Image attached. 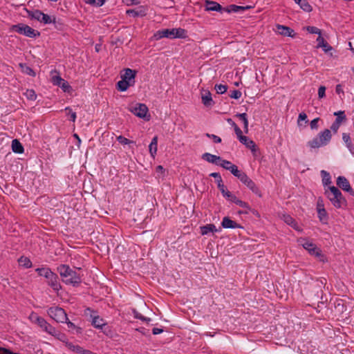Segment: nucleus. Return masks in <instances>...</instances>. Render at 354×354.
<instances>
[{
    "mask_svg": "<svg viewBox=\"0 0 354 354\" xmlns=\"http://www.w3.org/2000/svg\"><path fill=\"white\" fill-rule=\"evenodd\" d=\"M158 150V136H154L149 146L151 156L154 158Z\"/></svg>",
    "mask_w": 354,
    "mask_h": 354,
    "instance_id": "obj_20",
    "label": "nucleus"
},
{
    "mask_svg": "<svg viewBox=\"0 0 354 354\" xmlns=\"http://www.w3.org/2000/svg\"><path fill=\"white\" fill-rule=\"evenodd\" d=\"M65 345L68 348V349H69L70 351H71L74 353H80V351L82 348L80 346L74 344L70 342H66Z\"/></svg>",
    "mask_w": 354,
    "mask_h": 354,
    "instance_id": "obj_39",
    "label": "nucleus"
},
{
    "mask_svg": "<svg viewBox=\"0 0 354 354\" xmlns=\"http://www.w3.org/2000/svg\"><path fill=\"white\" fill-rule=\"evenodd\" d=\"M298 243L303 246V248L306 250L310 255L315 256L316 257L319 258L322 260L323 255L322 254L321 250L316 246L312 241L306 239L300 238L297 241Z\"/></svg>",
    "mask_w": 354,
    "mask_h": 354,
    "instance_id": "obj_5",
    "label": "nucleus"
},
{
    "mask_svg": "<svg viewBox=\"0 0 354 354\" xmlns=\"http://www.w3.org/2000/svg\"><path fill=\"white\" fill-rule=\"evenodd\" d=\"M63 281L66 284L76 285L81 282V277L75 270H73L68 266L61 265L57 268Z\"/></svg>",
    "mask_w": 354,
    "mask_h": 354,
    "instance_id": "obj_1",
    "label": "nucleus"
},
{
    "mask_svg": "<svg viewBox=\"0 0 354 354\" xmlns=\"http://www.w3.org/2000/svg\"><path fill=\"white\" fill-rule=\"evenodd\" d=\"M12 149L15 153H22L24 152V147L21 142L15 139L12 141Z\"/></svg>",
    "mask_w": 354,
    "mask_h": 354,
    "instance_id": "obj_24",
    "label": "nucleus"
},
{
    "mask_svg": "<svg viewBox=\"0 0 354 354\" xmlns=\"http://www.w3.org/2000/svg\"><path fill=\"white\" fill-rule=\"evenodd\" d=\"M325 194L335 207L339 209L346 206V200L335 186H330L326 189Z\"/></svg>",
    "mask_w": 354,
    "mask_h": 354,
    "instance_id": "obj_3",
    "label": "nucleus"
},
{
    "mask_svg": "<svg viewBox=\"0 0 354 354\" xmlns=\"http://www.w3.org/2000/svg\"><path fill=\"white\" fill-rule=\"evenodd\" d=\"M342 139H343L347 149L349 150V151L352 154H354V145H353V143L351 142L350 135L346 133H342Z\"/></svg>",
    "mask_w": 354,
    "mask_h": 354,
    "instance_id": "obj_21",
    "label": "nucleus"
},
{
    "mask_svg": "<svg viewBox=\"0 0 354 354\" xmlns=\"http://www.w3.org/2000/svg\"><path fill=\"white\" fill-rule=\"evenodd\" d=\"M274 31L282 36L294 37L295 35L294 30L292 28L283 25L277 24Z\"/></svg>",
    "mask_w": 354,
    "mask_h": 354,
    "instance_id": "obj_11",
    "label": "nucleus"
},
{
    "mask_svg": "<svg viewBox=\"0 0 354 354\" xmlns=\"http://www.w3.org/2000/svg\"><path fill=\"white\" fill-rule=\"evenodd\" d=\"M236 117H238L240 120H242L243 125H244L245 131V132H247L248 129V120L247 118V114L245 113H239L236 115Z\"/></svg>",
    "mask_w": 354,
    "mask_h": 354,
    "instance_id": "obj_40",
    "label": "nucleus"
},
{
    "mask_svg": "<svg viewBox=\"0 0 354 354\" xmlns=\"http://www.w3.org/2000/svg\"><path fill=\"white\" fill-rule=\"evenodd\" d=\"M18 262L20 266L26 268H30L32 266V263L28 257H21L19 259Z\"/></svg>",
    "mask_w": 354,
    "mask_h": 354,
    "instance_id": "obj_34",
    "label": "nucleus"
},
{
    "mask_svg": "<svg viewBox=\"0 0 354 354\" xmlns=\"http://www.w3.org/2000/svg\"><path fill=\"white\" fill-rule=\"evenodd\" d=\"M206 136L211 138L213 140V142H214L215 143H220L221 142V138H219L218 136H217L216 135L206 133Z\"/></svg>",
    "mask_w": 354,
    "mask_h": 354,
    "instance_id": "obj_57",
    "label": "nucleus"
},
{
    "mask_svg": "<svg viewBox=\"0 0 354 354\" xmlns=\"http://www.w3.org/2000/svg\"><path fill=\"white\" fill-rule=\"evenodd\" d=\"M318 121H319V118H315V119L313 120L310 122V127H311L312 129H317V127H318V125H317Z\"/></svg>",
    "mask_w": 354,
    "mask_h": 354,
    "instance_id": "obj_62",
    "label": "nucleus"
},
{
    "mask_svg": "<svg viewBox=\"0 0 354 354\" xmlns=\"http://www.w3.org/2000/svg\"><path fill=\"white\" fill-rule=\"evenodd\" d=\"M334 115L337 116V118H336L335 122H337V123H339L340 124L346 119V116L344 115V112L342 111L335 112Z\"/></svg>",
    "mask_w": 354,
    "mask_h": 354,
    "instance_id": "obj_41",
    "label": "nucleus"
},
{
    "mask_svg": "<svg viewBox=\"0 0 354 354\" xmlns=\"http://www.w3.org/2000/svg\"><path fill=\"white\" fill-rule=\"evenodd\" d=\"M92 324L97 328H102V326L106 325L105 321L98 316L93 318Z\"/></svg>",
    "mask_w": 354,
    "mask_h": 354,
    "instance_id": "obj_29",
    "label": "nucleus"
},
{
    "mask_svg": "<svg viewBox=\"0 0 354 354\" xmlns=\"http://www.w3.org/2000/svg\"><path fill=\"white\" fill-rule=\"evenodd\" d=\"M19 67L24 73L30 75L32 77L35 76V71L30 66H27L26 64H19Z\"/></svg>",
    "mask_w": 354,
    "mask_h": 354,
    "instance_id": "obj_31",
    "label": "nucleus"
},
{
    "mask_svg": "<svg viewBox=\"0 0 354 354\" xmlns=\"http://www.w3.org/2000/svg\"><path fill=\"white\" fill-rule=\"evenodd\" d=\"M317 212L319 221L323 223H327L328 217L326 209H319L317 210Z\"/></svg>",
    "mask_w": 354,
    "mask_h": 354,
    "instance_id": "obj_33",
    "label": "nucleus"
},
{
    "mask_svg": "<svg viewBox=\"0 0 354 354\" xmlns=\"http://www.w3.org/2000/svg\"><path fill=\"white\" fill-rule=\"evenodd\" d=\"M24 95L28 100H35L37 98V95L35 91L32 89L26 90V91L24 93Z\"/></svg>",
    "mask_w": 354,
    "mask_h": 354,
    "instance_id": "obj_45",
    "label": "nucleus"
},
{
    "mask_svg": "<svg viewBox=\"0 0 354 354\" xmlns=\"http://www.w3.org/2000/svg\"><path fill=\"white\" fill-rule=\"evenodd\" d=\"M218 166L222 167L226 170H229L234 176H237L241 171L239 170L238 167L232 164L230 161L221 158Z\"/></svg>",
    "mask_w": 354,
    "mask_h": 354,
    "instance_id": "obj_9",
    "label": "nucleus"
},
{
    "mask_svg": "<svg viewBox=\"0 0 354 354\" xmlns=\"http://www.w3.org/2000/svg\"><path fill=\"white\" fill-rule=\"evenodd\" d=\"M210 176L216 178L217 183H219V180H222L221 176L218 173H212L210 174Z\"/></svg>",
    "mask_w": 354,
    "mask_h": 354,
    "instance_id": "obj_63",
    "label": "nucleus"
},
{
    "mask_svg": "<svg viewBox=\"0 0 354 354\" xmlns=\"http://www.w3.org/2000/svg\"><path fill=\"white\" fill-rule=\"evenodd\" d=\"M127 14L132 15L133 17H137L139 15L144 16L145 15L146 13L145 9H143L142 8H139L138 10H127Z\"/></svg>",
    "mask_w": 354,
    "mask_h": 354,
    "instance_id": "obj_38",
    "label": "nucleus"
},
{
    "mask_svg": "<svg viewBox=\"0 0 354 354\" xmlns=\"http://www.w3.org/2000/svg\"><path fill=\"white\" fill-rule=\"evenodd\" d=\"M59 86L61 87L64 92H68L69 93L71 91V86L64 80V81L61 83V84Z\"/></svg>",
    "mask_w": 354,
    "mask_h": 354,
    "instance_id": "obj_50",
    "label": "nucleus"
},
{
    "mask_svg": "<svg viewBox=\"0 0 354 354\" xmlns=\"http://www.w3.org/2000/svg\"><path fill=\"white\" fill-rule=\"evenodd\" d=\"M41 317H39L37 313H30V315H29V319L30 320V322L33 324H36L39 319H40Z\"/></svg>",
    "mask_w": 354,
    "mask_h": 354,
    "instance_id": "obj_54",
    "label": "nucleus"
},
{
    "mask_svg": "<svg viewBox=\"0 0 354 354\" xmlns=\"http://www.w3.org/2000/svg\"><path fill=\"white\" fill-rule=\"evenodd\" d=\"M230 96V97L234 99H239L241 96V92L238 90H234L231 92Z\"/></svg>",
    "mask_w": 354,
    "mask_h": 354,
    "instance_id": "obj_59",
    "label": "nucleus"
},
{
    "mask_svg": "<svg viewBox=\"0 0 354 354\" xmlns=\"http://www.w3.org/2000/svg\"><path fill=\"white\" fill-rule=\"evenodd\" d=\"M307 115L305 113H301L299 114L297 119V125L299 127H306L308 123Z\"/></svg>",
    "mask_w": 354,
    "mask_h": 354,
    "instance_id": "obj_28",
    "label": "nucleus"
},
{
    "mask_svg": "<svg viewBox=\"0 0 354 354\" xmlns=\"http://www.w3.org/2000/svg\"><path fill=\"white\" fill-rule=\"evenodd\" d=\"M47 283L55 291H58L61 288V285L58 281V277L53 272L52 276L47 279Z\"/></svg>",
    "mask_w": 354,
    "mask_h": 354,
    "instance_id": "obj_12",
    "label": "nucleus"
},
{
    "mask_svg": "<svg viewBox=\"0 0 354 354\" xmlns=\"http://www.w3.org/2000/svg\"><path fill=\"white\" fill-rule=\"evenodd\" d=\"M187 37V31L181 28L162 29L156 31L153 36L155 40H159L162 38H167L170 39L177 38L184 39Z\"/></svg>",
    "mask_w": 354,
    "mask_h": 354,
    "instance_id": "obj_2",
    "label": "nucleus"
},
{
    "mask_svg": "<svg viewBox=\"0 0 354 354\" xmlns=\"http://www.w3.org/2000/svg\"><path fill=\"white\" fill-rule=\"evenodd\" d=\"M42 330L46 331V333L52 335H56L57 330L53 327L50 324H49L44 318L40 317L39 321L36 323Z\"/></svg>",
    "mask_w": 354,
    "mask_h": 354,
    "instance_id": "obj_10",
    "label": "nucleus"
},
{
    "mask_svg": "<svg viewBox=\"0 0 354 354\" xmlns=\"http://www.w3.org/2000/svg\"><path fill=\"white\" fill-rule=\"evenodd\" d=\"M317 48H322L326 53L332 50V47L325 41L322 35L317 38Z\"/></svg>",
    "mask_w": 354,
    "mask_h": 354,
    "instance_id": "obj_18",
    "label": "nucleus"
},
{
    "mask_svg": "<svg viewBox=\"0 0 354 354\" xmlns=\"http://www.w3.org/2000/svg\"><path fill=\"white\" fill-rule=\"evenodd\" d=\"M35 270L39 276L44 277L46 279H48L50 276H52L53 274V272L48 268H37Z\"/></svg>",
    "mask_w": 354,
    "mask_h": 354,
    "instance_id": "obj_23",
    "label": "nucleus"
},
{
    "mask_svg": "<svg viewBox=\"0 0 354 354\" xmlns=\"http://www.w3.org/2000/svg\"><path fill=\"white\" fill-rule=\"evenodd\" d=\"M227 89V86L223 84H216L215 85V90L217 93L223 94L226 92Z\"/></svg>",
    "mask_w": 354,
    "mask_h": 354,
    "instance_id": "obj_49",
    "label": "nucleus"
},
{
    "mask_svg": "<svg viewBox=\"0 0 354 354\" xmlns=\"http://www.w3.org/2000/svg\"><path fill=\"white\" fill-rule=\"evenodd\" d=\"M129 111L140 118L147 121L150 120V115L148 114V107L145 104L136 103L131 104L129 107Z\"/></svg>",
    "mask_w": 354,
    "mask_h": 354,
    "instance_id": "obj_4",
    "label": "nucleus"
},
{
    "mask_svg": "<svg viewBox=\"0 0 354 354\" xmlns=\"http://www.w3.org/2000/svg\"><path fill=\"white\" fill-rule=\"evenodd\" d=\"M218 187L223 194V196L227 198V199L230 198V196H232L231 192L227 190L225 186L223 185L222 180H219V183H218Z\"/></svg>",
    "mask_w": 354,
    "mask_h": 354,
    "instance_id": "obj_32",
    "label": "nucleus"
},
{
    "mask_svg": "<svg viewBox=\"0 0 354 354\" xmlns=\"http://www.w3.org/2000/svg\"><path fill=\"white\" fill-rule=\"evenodd\" d=\"M202 102L205 106H210L212 103V98L209 91H205L202 93Z\"/></svg>",
    "mask_w": 354,
    "mask_h": 354,
    "instance_id": "obj_25",
    "label": "nucleus"
},
{
    "mask_svg": "<svg viewBox=\"0 0 354 354\" xmlns=\"http://www.w3.org/2000/svg\"><path fill=\"white\" fill-rule=\"evenodd\" d=\"M228 200L234 202V203H236V205H239L240 207H244V208H246V209H249V206H248V203H246L245 202H244V201H243L241 200L238 199L234 195H232V196H230Z\"/></svg>",
    "mask_w": 354,
    "mask_h": 354,
    "instance_id": "obj_35",
    "label": "nucleus"
},
{
    "mask_svg": "<svg viewBox=\"0 0 354 354\" xmlns=\"http://www.w3.org/2000/svg\"><path fill=\"white\" fill-rule=\"evenodd\" d=\"M131 83L125 80H122L118 82V88L121 91H125L130 86Z\"/></svg>",
    "mask_w": 354,
    "mask_h": 354,
    "instance_id": "obj_36",
    "label": "nucleus"
},
{
    "mask_svg": "<svg viewBox=\"0 0 354 354\" xmlns=\"http://www.w3.org/2000/svg\"><path fill=\"white\" fill-rule=\"evenodd\" d=\"M245 185H246L253 193L261 196V192L254 182L250 179L248 175L241 171V173L236 176Z\"/></svg>",
    "mask_w": 354,
    "mask_h": 354,
    "instance_id": "obj_8",
    "label": "nucleus"
},
{
    "mask_svg": "<svg viewBox=\"0 0 354 354\" xmlns=\"http://www.w3.org/2000/svg\"><path fill=\"white\" fill-rule=\"evenodd\" d=\"M245 9H246V8L243 7V6H236V5H231L230 6V9L227 11L228 12H239L240 10H244Z\"/></svg>",
    "mask_w": 354,
    "mask_h": 354,
    "instance_id": "obj_51",
    "label": "nucleus"
},
{
    "mask_svg": "<svg viewBox=\"0 0 354 354\" xmlns=\"http://www.w3.org/2000/svg\"><path fill=\"white\" fill-rule=\"evenodd\" d=\"M337 185L343 190L348 192L351 190V185L348 180L344 176H339L337 179Z\"/></svg>",
    "mask_w": 354,
    "mask_h": 354,
    "instance_id": "obj_15",
    "label": "nucleus"
},
{
    "mask_svg": "<svg viewBox=\"0 0 354 354\" xmlns=\"http://www.w3.org/2000/svg\"><path fill=\"white\" fill-rule=\"evenodd\" d=\"M48 314L57 322L64 323L68 319L67 315L64 309L57 306L50 308L48 310Z\"/></svg>",
    "mask_w": 354,
    "mask_h": 354,
    "instance_id": "obj_7",
    "label": "nucleus"
},
{
    "mask_svg": "<svg viewBox=\"0 0 354 354\" xmlns=\"http://www.w3.org/2000/svg\"><path fill=\"white\" fill-rule=\"evenodd\" d=\"M65 111H66L67 115H68L70 116V120L73 122H75V119H76V113L75 112L72 111V110L69 107H66L65 109Z\"/></svg>",
    "mask_w": 354,
    "mask_h": 354,
    "instance_id": "obj_52",
    "label": "nucleus"
},
{
    "mask_svg": "<svg viewBox=\"0 0 354 354\" xmlns=\"http://www.w3.org/2000/svg\"><path fill=\"white\" fill-rule=\"evenodd\" d=\"M282 219L283 220V221L286 223H287L288 225L292 226L296 230H298V231L301 230V229L299 227V225H297V222L290 216H289V215H283Z\"/></svg>",
    "mask_w": 354,
    "mask_h": 354,
    "instance_id": "obj_22",
    "label": "nucleus"
},
{
    "mask_svg": "<svg viewBox=\"0 0 354 354\" xmlns=\"http://www.w3.org/2000/svg\"><path fill=\"white\" fill-rule=\"evenodd\" d=\"M51 81L53 84L56 86H59L61 83L64 81V79H62L56 71L52 73L51 77Z\"/></svg>",
    "mask_w": 354,
    "mask_h": 354,
    "instance_id": "obj_37",
    "label": "nucleus"
},
{
    "mask_svg": "<svg viewBox=\"0 0 354 354\" xmlns=\"http://www.w3.org/2000/svg\"><path fill=\"white\" fill-rule=\"evenodd\" d=\"M205 3V10L207 11H221L222 9L221 6L215 1L206 0Z\"/></svg>",
    "mask_w": 354,
    "mask_h": 354,
    "instance_id": "obj_16",
    "label": "nucleus"
},
{
    "mask_svg": "<svg viewBox=\"0 0 354 354\" xmlns=\"http://www.w3.org/2000/svg\"><path fill=\"white\" fill-rule=\"evenodd\" d=\"M202 158L209 163L218 165L221 158L220 156L211 154L209 153H205L204 154H203Z\"/></svg>",
    "mask_w": 354,
    "mask_h": 354,
    "instance_id": "obj_13",
    "label": "nucleus"
},
{
    "mask_svg": "<svg viewBox=\"0 0 354 354\" xmlns=\"http://www.w3.org/2000/svg\"><path fill=\"white\" fill-rule=\"evenodd\" d=\"M216 231V227L213 224H208V225L201 227V233L203 235H205V234H209V232H214Z\"/></svg>",
    "mask_w": 354,
    "mask_h": 354,
    "instance_id": "obj_27",
    "label": "nucleus"
},
{
    "mask_svg": "<svg viewBox=\"0 0 354 354\" xmlns=\"http://www.w3.org/2000/svg\"><path fill=\"white\" fill-rule=\"evenodd\" d=\"M308 145L311 148H319L323 146H325L323 142L321 141V139L317 136L313 138L312 140L308 142Z\"/></svg>",
    "mask_w": 354,
    "mask_h": 354,
    "instance_id": "obj_30",
    "label": "nucleus"
},
{
    "mask_svg": "<svg viewBox=\"0 0 354 354\" xmlns=\"http://www.w3.org/2000/svg\"><path fill=\"white\" fill-rule=\"evenodd\" d=\"M12 30L17 32L21 35H24L25 36L29 37H35L36 36L39 35V32L28 25L26 24H17L14 25L11 28Z\"/></svg>",
    "mask_w": 354,
    "mask_h": 354,
    "instance_id": "obj_6",
    "label": "nucleus"
},
{
    "mask_svg": "<svg viewBox=\"0 0 354 354\" xmlns=\"http://www.w3.org/2000/svg\"><path fill=\"white\" fill-rule=\"evenodd\" d=\"M85 2L92 6L100 7L104 3L105 0H85Z\"/></svg>",
    "mask_w": 354,
    "mask_h": 354,
    "instance_id": "obj_42",
    "label": "nucleus"
},
{
    "mask_svg": "<svg viewBox=\"0 0 354 354\" xmlns=\"http://www.w3.org/2000/svg\"><path fill=\"white\" fill-rule=\"evenodd\" d=\"M136 75V71L130 68H127L124 71V73L122 75V78L130 82L134 79Z\"/></svg>",
    "mask_w": 354,
    "mask_h": 354,
    "instance_id": "obj_26",
    "label": "nucleus"
},
{
    "mask_svg": "<svg viewBox=\"0 0 354 354\" xmlns=\"http://www.w3.org/2000/svg\"><path fill=\"white\" fill-rule=\"evenodd\" d=\"M222 226L224 228H239L241 227L240 225L237 224L234 221L231 220L229 217H224L222 223Z\"/></svg>",
    "mask_w": 354,
    "mask_h": 354,
    "instance_id": "obj_17",
    "label": "nucleus"
},
{
    "mask_svg": "<svg viewBox=\"0 0 354 354\" xmlns=\"http://www.w3.org/2000/svg\"><path fill=\"white\" fill-rule=\"evenodd\" d=\"M322 174L323 176V179H322L323 184L324 185H327L330 184L331 183V181H330V176L328 172H326V171L322 170Z\"/></svg>",
    "mask_w": 354,
    "mask_h": 354,
    "instance_id": "obj_46",
    "label": "nucleus"
},
{
    "mask_svg": "<svg viewBox=\"0 0 354 354\" xmlns=\"http://www.w3.org/2000/svg\"><path fill=\"white\" fill-rule=\"evenodd\" d=\"M326 87L324 86H321L318 89V97L322 99L325 97Z\"/></svg>",
    "mask_w": 354,
    "mask_h": 354,
    "instance_id": "obj_58",
    "label": "nucleus"
},
{
    "mask_svg": "<svg viewBox=\"0 0 354 354\" xmlns=\"http://www.w3.org/2000/svg\"><path fill=\"white\" fill-rule=\"evenodd\" d=\"M324 209H325L324 200L322 198L319 197V198H318L317 201V210Z\"/></svg>",
    "mask_w": 354,
    "mask_h": 354,
    "instance_id": "obj_56",
    "label": "nucleus"
},
{
    "mask_svg": "<svg viewBox=\"0 0 354 354\" xmlns=\"http://www.w3.org/2000/svg\"><path fill=\"white\" fill-rule=\"evenodd\" d=\"M117 140L122 145H128V144L132 142V141L129 140V139H127L122 136H118Z\"/></svg>",
    "mask_w": 354,
    "mask_h": 354,
    "instance_id": "obj_55",
    "label": "nucleus"
},
{
    "mask_svg": "<svg viewBox=\"0 0 354 354\" xmlns=\"http://www.w3.org/2000/svg\"><path fill=\"white\" fill-rule=\"evenodd\" d=\"M55 17L53 18V19H52L51 17L44 13L41 17V19L40 22H43L45 24H50V23H55Z\"/></svg>",
    "mask_w": 354,
    "mask_h": 354,
    "instance_id": "obj_47",
    "label": "nucleus"
},
{
    "mask_svg": "<svg viewBox=\"0 0 354 354\" xmlns=\"http://www.w3.org/2000/svg\"><path fill=\"white\" fill-rule=\"evenodd\" d=\"M67 324V326L69 328L75 330L77 333H80L82 332V329L80 327L76 326L73 322L67 320L65 322Z\"/></svg>",
    "mask_w": 354,
    "mask_h": 354,
    "instance_id": "obj_53",
    "label": "nucleus"
},
{
    "mask_svg": "<svg viewBox=\"0 0 354 354\" xmlns=\"http://www.w3.org/2000/svg\"><path fill=\"white\" fill-rule=\"evenodd\" d=\"M340 127V124L337 123V122H333L330 127V129L331 130L334 132V133H337L339 128Z\"/></svg>",
    "mask_w": 354,
    "mask_h": 354,
    "instance_id": "obj_61",
    "label": "nucleus"
},
{
    "mask_svg": "<svg viewBox=\"0 0 354 354\" xmlns=\"http://www.w3.org/2000/svg\"><path fill=\"white\" fill-rule=\"evenodd\" d=\"M234 127V131H235L239 140H240V138L245 136L242 135V131L237 125H235Z\"/></svg>",
    "mask_w": 354,
    "mask_h": 354,
    "instance_id": "obj_60",
    "label": "nucleus"
},
{
    "mask_svg": "<svg viewBox=\"0 0 354 354\" xmlns=\"http://www.w3.org/2000/svg\"><path fill=\"white\" fill-rule=\"evenodd\" d=\"M306 30L311 34H317L319 36L322 35V31L315 26H307Z\"/></svg>",
    "mask_w": 354,
    "mask_h": 354,
    "instance_id": "obj_48",
    "label": "nucleus"
},
{
    "mask_svg": "<svg viewBox=\"0 0 354 354\" xmlns=\"http://www.w3.org/2000/svg\"><path fill=\"white\" fill-rule=\"evenodd\" d=\"M239 141L242 144L245 145L248 149H250L254 154L255 153L257 150V145L254 141L250 140L247 136L240 138Z\"/></svg>",
    "mask_w": 354,
    "mask_h": 354,
    "instance_id": "obj_14",
    "label": "nucleus"
},
{
    "mask_svg": "<svg viewBox=\"0 0 354 354\" xmlns=\"http://www.w3.org/2000/svg\"><path fill=\"white\" fill-rule=\"evenodd\" d=\"M0 354H12V351L7 348L0 347Z\"/></svg>",
    "mask_w": 354,
    "mask_h": 354,
    "instance_id": "obj_64",
    "label": "nucleus"
},
{
    "mask_svg": "<svg viewBox=\"0 0 354 354\" xmlns=\"http://www.w3.org/2000/svg\"><path fill=\"white\" fill-rule=\"evenodd\" d=\"M324 145H326L331 139V133L328 129H325L324 131L320 132L317 136Z\"/></svg>",
    "mask_w": 354,
    "mask_h": 354,
    "instance_id": "obj_19",
    "label": "nucleus"
},
{
    "mask_svg": "<svg viewBox=\"0 0 354 354\" xmlns=\"http://www.w3.org/2000/svg\"><path fill=\"white\" fill-rule=\"evenodd\" d=\"M299 6L302 10H304L306 12H310L312 10L311 6L306 0H301Z\"/></svg>",
    "mask_w": 354,
    "mask_h": 354,
    "instance_id": "obj_43",
    "label": "nucleus"
},
{
    "mask_svg": "<svg viewBox=\"0 0 354 354\" xmlns=\"http://www.w3.org/2000/svg\"><path fill=\"white\" fill-rule=\"evenodd\" d=\"M43 12L39 10H35L29 13V16H30L32 19H37L39 21H41V17L43 15Z\"/></svg>",
    "mask_w": 354,
    "mask_h": 354,
    "instance_id": "obj_44",
    "label": "nucleus"
}]
</instances>
